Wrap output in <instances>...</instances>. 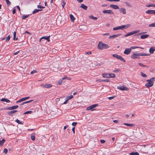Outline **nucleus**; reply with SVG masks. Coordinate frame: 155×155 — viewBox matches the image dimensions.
Returning a JSON list of instances; mask_svg holds the SVG:
<instances>
[{
    "label": "nucleus",
    "instance_id": "f257e3e1",
    "mask_svg": "<svg viewBox=\"0 0 155 155\" xmlns=\"http://www.w3.org/2000/svg\"><path fill=\"white\" fill-rule=\"evenodd\" d=\"M109 48V46L107 44L100 42L98 45L97 48L100 50H103L104 49L108 48Z\"/></svg>",
    "mask_w": 155,
    "mask_h": 155
},
{
    "label": "nucleus",
    "instance_id": "f03ea898",
    "mask_svg": "<svg viewBox=\"0 0 155 155\" xmlns=\"http://www.w3.org/2000/svg\"><path fill=\"white\" fill-rule=\"evenodd\" d=\"M155 78H150L149 80H147L146 81V87L149 88L152 86L153 84V81Z\"/></svg>",
    "mask_w": 155,
    "mask_h": 155
},
{
    "label": "nucleus",
    "instance_id": "7ed1b4c3",
    "mask_svg": "<svg viewBox=\"0 0 155 155\" xmlns=\"http://www.w3.org/2000/svg\"><path fill=\"white\" fill-rule=\"evenodd\" d=\"M130 25L127 24L126 25H122L117 27H114L113 28V30L114 31L119 30H122L123 29H126L128 28Z\"/></svg>",
    "mask_w": 155,
    "mask_h": 155
},
{
    "label": "nucleus",
    "instance_id": "20e7f679",
    "mask_svg": "<svg viewBox=\"0 0 155 155\" xmlns=\"http://www.w3.org/2000/svg\"><path fill=\"white\" fill-rule=\"evenodd\" d=\"M102 77L103 78H115V75L113 73L107 74L105 73L103 74Z\"/></svg>",
    "mask_w": 155,
    "mask_h": 155
},
{
    "label": "nucleus",
    "instance_id": "39448f33",
    "mask_svg": "<svg viewBox=\"0 0 155 155\" xmlns=\"http://www.w3.org/2000/svg\"><path fill=\"white\" fill-rule=\"evenodd\" d=\"M113 57L116 58L119 60H120V61H123L124 62H125V59L122 58L121 56L117 55V54H114L112 55Z\"/></svg>",
    "mask_w": 155,
    "mask_h": 155
},
{
    "label": "nucleus",
    "instance_id": "423d86ee",
    "mask_svg": "<svg viewBox=\"0 0 155 155\" xmlns=\"http://www.w3.org/2000/svg\"><path fill=\"white\" fill-rule=\"evenodd\" d=\"M40 86L43 88H49L52 87V85L50 84H41Z\"/></svg>",
    "mask_w": 155,
    "mask_h": 155
},
{
    "label": "nucleus",
    "instance_id": "0eeeda50",
    "mask_svg": "<svg viewBox=\"0 0 155 155\" xmlns=\"http://www.w3.org/2000/svg\"><path fill=\"white\" fill-rule=\"evenodd\" d=\"M98 104H95L91 106L87 107L86 108L87 110H94L95 109H92L93 108L96 107L98 106Z\"/></svg>",
    "mask_w": 155,
    "mask_h": 155
},
{
    "label": "nucleus",
    "instance_id": "6e6552de",
    "mask_svg": "<svg viewBox=\"0 0 155 155\" xmlns=\"http://www.w3.org/2000/svg\"><path fill=\"white\" fill-rule=\"evenodd\" d=\"M140 54H139V53H134L132 54L131 56V58L132 59H135V58H139V55Z\"/></svg>",
    "mask_w": 155,
    "mask_h": 155
},
{
    "label": "nucleus",
    "instance_id": "1a4fd4ad",
    "mask_svg": "<svg viewBox=\"0 0 155 155\" xmlns=\"http://www.w3.org/2000/svg\"><path fill=\"white\" fill-rule=\"evenodd\" d=\"M131 48H126L125 50L124 53V54L128 55L131 52Z\"/></svg>",
    "mask_w": 155,
    "mask_h": 155
},
{
    "label": "nucleus",
    "instance_id": "9d476101",
    "mask_svg": "<svg viewBox=\"0 0 155 155\" xmlns=\"http://www.w3.org/2000/svg\"><path fill=\"white\" fill-rule=\"evenodd\" d=\"M103 12L104 14L108 13L110 14H113L114 12L111 10H104L103 11Z\"/></svg>",
    "mask_w": 155,
    "mask_h": 155
},
{
    "label": "nucleus",
    "instance_id": "9b49d317",
    "mask_svg": "<svg viewBox=\"0 0 155 155\" xmlns=\"http://www.w3.org/2000/svg\"><path fill=\"white\" fill-rule=\"evenodd\" d=\"M118 88L122 91H127L128 90V88L127 87L124 86H120L118 87Z\"/></svg>",
    "mask_w": 155,
    "mask_h": 155
},
{
    "label": "nucleus",
    "instance_id": "f8f14e48",
    "mask_svg": "<svg viewBox=\"0 0 155 155\" xmlns=\"http://www.w3.org/2000/svg\"><path fill=\"white\" fill-rule=\"evenodd\" d=\"M146 13L149 14H153L155 15V10H148L146 11Z\"/></svg>",
    "mask_w": 155,
    "mask_h": 155
},
{
    "label": "nucleus",
    "instance_id": "ddd939ff",
    "mask_svg": "<svg viewBox=\"0 0 155 155\" xmlns=\"http://www.w3.org/2000/svg\"><path fill=\"white\" fill-rule=\"evenodd\" d=\"M18 107V105H15L12 107H7L6 109L8 110H12L16 109Z\"/></svg>",
    "mask_w": 155,
    "mask_h": 155
},
{
    "label": "nucleus",
    "instance_id": "4468645a",
    "mask_svg": "<svg viewBox=\"0 0 155 155\" xmlns=\"http://www.w3.org/2000/svg\"><path fill=\"white\" fill-rule=\"evenodd\" d=\"M49 37H50V36H48L42 37L40 39L39 41L40 42H41V41L42 39H45V40H47L48 41H50V40Z\"/></svg>",
    "mask_w": 155,
    "mask_h": 155
},
{
    "label": "nucleus",
    "instance_id": "2eb2a0df",
    "mask_svg": "<svg viewBox=\"0 0 155 155\" xmlns=\"http://www.w3.org/2000/svg\"><path fill=\"white\" fill-rule=\"evenodd\" d=\"M29 98L30 97H25L22 98L20 100H19V101H17L16 102L17 103H18L22 101H25L26 100H27V99H29Z\"/></svg>",
    "mask_w": 155,
    "mask_h": 155
},
{
    "label": "nucleus",
    "instance_id": "dca6fc26",
    "mask_svg": "<svg viewBox=\"0 0 155 155\" xmlns=\"http://www.w3.org/2000/svg\"><path fill=\"white\" fill-rule=\"evenodd\" d=\"M121 35V34H118L110 36L109 37V39L111 38H114L116 37H117L120 36V35Z\"/></svg>",
    "mask_w": 155,
    "mask_h": 155
},
{
    "label": "nucleus",
    "instance_id": "f3484780",
    "mask_svg": "<svg viewBox=\"0 0 155 155\" xmlns=\"http://www.w3.org/2000/svg\"><path fill=\"white\" fill-rule=\"evenodd\" d=\"M17 111V110H14L12 111H8L7 113L9 115L12 116L13 115V114L16 113Z\"/></svg>",
    "mask_w": 155,
    "mask_h": 155
},
{
    "label": "nucleus",
    "instance_id": "a211bd4d",
    "mask_svg": "<svg viewBox=\"0 0 155 155\" xmlns=\"http://www.w3.org/2000/svg\"><path fill=\"white\" fill-rule=\"evenodd\" d=\"M110 7L114 9H117L119 8V7L117 5L111 4Z\"/></svg>",
    "mask_w": 155,
    "mask_h": 155
},
{
    "label": "nucleus",
    "instance_id": "6ab92c4d",
    "mask_svg": "<svg viewBox=\"0 0 155 155\" xmlns=\"http://www.w3.org/2000/svg\"><path fill=\"white\" fill-rule=\"evenodd\" d=\"M155 51V47H151L149 49V52L150 54H153Z\"/></svg>",
    "mask_w": 155,
    "mask_h": 155
},
{
    "label": "nucleus",
    "instance_id": "aec40b11",
    "mask_svg": "<svg viewBox=\"0 0 155 155\" xmlns=\"http://www.w3.org/2000/svg\"><path fill=\"white\" fill-rule=\"evenodd\" d=\"M80 8H82L83 9L85 10H87V8H88L87 6L83 4H82L80 6Z\"/></svg>",
    "mask_w": 155,
    "mask_h": 155
},
{
    "label": "nucleus",
    "instance_id": "412c9836",
    "mask_svg": "<svg viewBox=\"0 0 155 155\" xmlns=\"http://www.w3.org/2000/svg\"><path fill=\"white\" fill-rule=\"evenodd\" d=\"M1 101H2L5 102L7 103H9L10 102V101L9 100L7 99V98H2L1 100Z\"/></svg>",
    "mask_w": 155,
    "mask_h": 155
},
{
    "label": "nucleus",
    "instance_id": "4be33fe9",
    "mask_svg": "<svg viewBox=\"0 0 155 155\" xmlns=\"http://www.w3.org/2000/svg\"><path fill=\"white\" fill-rule=\"evenodd\" d=\"M120 11L121 13H122L123 14H125L126 13V10L124 8H122L120 10Z\"/></svg>",
    "mask_w": 155,
    "mask_h": 155
},
{
    "label": "nucleus",
    "instance_id": "5701e85b",
    "mask_svg": "<svg viewBox=\"0 0 155 155\" xmlns=\"http://www.w3.org/2000/svg\"><path fill=\"white\" fill-rule=\"evenodd\" d=\"M65 78H62V79L60 80L58 82L57 84L59 85H61L62 84L63 82H64V80Z\"/></svg>",
    "mask_w": 155,
    "mask_h": 155
},
{
    "label": "nucleus",
    "instance_id": "b1692460",
    "mask_svg": "<svg viewBox=\"0 0 155 155\" xmlns=\"http://www.w3.org/2000/svg\"><path fill=\"white\" fill-rule=\"evenodd\" d=\"M69 16L71 21L73 22L75 19V18L74 17L73 15L71 14L69 15Z\"/></svg>",
    "mask_w": 155,
    "mask_h": 155
},
{
    "label": "nucleus",
    "instance_id": "393cba45",
    "mask_svg": "<svg viewBox=\"0 0 155 155\" xmlns=\"http://www.w3.org/2000/svg\"><path fill=\"white\" fill-rule=\"evenodd\" d=\"M133 35V32L132 31V32H129L127 34L125 35H124V36L125 37H128V36H130L131 35Z\"/></svg>",
    "mask_w": 155,
    "mask_h": 155
},
{
    "label": "nucleus",
    "instance_id": "a878e982",
    "mask_svg": "<svg viewBox=\"0 0 155 155\" xmlns=\"http://www.w3.org/2000/svg\"><path fill=\"white\" fill-rule=\"evenodd\" d=\"M97 81H99V82H101V81H105L106 82H108L109 81L108 79H105V80H96Z\"/></svg>",
    "mask_w": 155,
    "mask_h": 155
},
{
    "label": "nucleus",
    "instance_id": "bb28decb",
    "mask_svg": "<svg viewBox=\"0 0 155 155\" xmlns=\"http://www.w3.org/2000/svg\"><path fill=\"white\" fill-rule=\"evenodd\" d=\"M15 121L19 124H23L24 122L23 121H21L17 119L15 120Z\"/></svg>",
    "mask_w": 155,
    "mask_h": 155
},
{
    "label": "nucleus",
    "instance_id": "cd10ccee",
    "mask_svg": "<svg viewBox=\"0 0 155 155\" xmlns=\"http://www.w3.org/2000/svg\"><path fill=\"white\" fill-rule=\"evenodd\" d=\"M124 125L127 126L132 127L134 125V124H129L128 123H124L123 124Z\"/></svg>",
    "mask_w": 155,
    "mask_h": 155
},
{
    "label": "nucleus",
    "instance_id": "c85d7f7f",
    "mask_svg": "<svg viewBox=\"0 0 155 155\" xmlns=\"http://www.w3.org/2000/svg\"><path fill=\"white\" fill-rule=\"evenodd\" d=\"M31 139L32 140H34L35 139V134H31Z\"/></svg>",
    "mask_w": 155,
    "mask_h": 155
},
{
    "label": "nucleus",
    "instance_id": "c756f323",
    "mask_svg": "<svg viewBox=\"0 0 155 155\" xmlns=\"http://www.w3.org/2000/svg\"><path fill=\"white\" fill-rule=\"evenodd\" d=\"M5 139H3L2 140H1L0 141V146H2L4 143L5 142Z\"/></svg>",
    "mask_w": 155,
    "mask_h": 155
},
{
    "label": "nucleus",
    "instance_id": "7c9ffc66",
    "mask_svg": "<svg viewBox=\"0 0 155 155\" xmlns=\"http://www.w3.org/2000/svg\"><path fill=\"white\" fill-rule=\"evenodd\" d=\"M41 9H35L32 12V13L33 14H34L36 12H38L39 11H41Z\"/></svg>",
    "mask_w": 155,
    "mask_h": 155
},
{
    "label": "nucleus",
    "instance_id": "2f4dec72",
    "mask_svg": "<svg viewBox=\"0 0 155 155\" xmlns=\"http://www.w3.org/2000/svg\"><path fill=\"white\" fill-rule=\"evenodd\" d=\"M130 48L131 50L132 49H135L137 48H140L141 49H144V48H142L140 47H137V46H132L130 47Z\"/></svg>",
    "mask_w": 155,
    "mask_h": 155
},
{
    "label": "nucleus",
    "instance_id": "473e14b6",
    "mask_svg": "<svg viewBox=\"0 0 155 155\" xmlns=\"http://www.w3.org/2000/svg\"><path fill=\"white\" fill-rule=\"evenodd\" d=\"M130 155H139V154L138 152H133L131 153L130 154Z\"/></svg>",
    "mask_w": 155,
    "mask_h": 155
},
{
    "label": "nucleus",
    "instance_id": "72a5a7b5",
    "mask_svg": "<svg viewBox=\"0 0 155 155\" xmlns=\"http://www.w3.org/2000/svg\"><path fill=\"white\" fill-rule=\"evenodd\" d=\"M73 97V96L72 95H71L70 96H68L65 98V99L68 100L69 99H72Z\"/></svg>",
    "mask_w": 155,
    "mask_h": 155
},
{
    "label": "nucleus",
    "instance_id": "f704fd0d",
    "mask_svg": "<svg viewBox=\"0 0 155 155\" xmlns=\"http://www.w3.org/2000/svg\"><path fill=\"white\" fill-rule=\"evenodd\" d=\"M29 16V15H23L21 16V18L22 19H24L27 18H28Z\"/></svg>",
    "mask_w": 155,
    "mask_h": 155
},
{
    "label": "nucleus",
    "instance_id": "c9c22d12",
    "mask_svg": "<svg viewBox=\"0 0 155 155\" xmlns=\"http://www.w3.org/2000/svg\"><path fill=\"white\" fill-rule=\"evenodd\" d=\"M89 17L92 19H93L94 20H97V18L96 17H94L92 15H91L89 16Z\"/></svg>",
    "mask_w": 155,
    "mask_h": 155
},
{
    "label": "nucleus",
    "instance_id": "e433bc0d",
    "mask_svg": "<svg viewBox=\"0 0 155 155\" xmlns=\"http://www.w3.org/2000/svg\"><path fill=\"white\" fill-rule=\"evenodd\" d=\"M37 71H36V70H33V71H31L30 74H35V73H36L37 72Z\"/></svg>",
    "mask_w": 155,
    "mask_h": 155
},
{
    "label": "nucleus",
    "instance_id": "4c0bfd02",
    "mask_svg": "<svg viewBox=\"0 0 155 155\" xmlns=\"http://www.w3.org/2000/svg\"><path fill=\"white\" fill-rule=\"evenodd\" d=\"M32 112V111H28L25 112L24 114H31Z\"/></svg>",
    "mask_w": 155,
    "mask_h": 155
},
{
    "label": "nucleus",
    "instance_id": "58836bf2",
    "mask_svg": "<svg viewBox=\"0 0 155 155\" xmlns=\"http://www.w3.org/2000/svg\"><path fill=\"white\" fill-rule=\"evenodd\" d=\"M66 4L65 2L64 1H63L61 3V5L62 6V7L63 8H64V6Z\"/></svg>",
    "mask_w": 155,
    "mask_h": 155
},
{
    "label": "nucleus",
    "instance_id": "ea45409f",
    "mask_svg": "<svg viewBox=\"0 0 155 155\" xmlns=\"http://www.w3.org/2000/svg\"><path fill=\"white\" fill-rule=\"evenodd\" d=\"M140 31L139 30H136L134 31H132L133 35L135 34L136 33H138Z\"/></svg>",
    "mask_w": 155,
    "mask_h": 155
},
{
    "label": "nucleus",
    "instance_id": "a19ab883",
    "mask_svg": "<svg viewBox=\"0 0 155 155\" xmlns=\"http://www.w3.org/2000/svg\"><path fill=\"white\" fill-rule=\"evenodd\" d=\"M149 27H155V23L151 24L149 25Z\"/></svg>",
    "mask_w": 155,
    "mask_h": 155
},
{
    "label": "nucleus",
    "instance_id": "79ce46f5",
    "mask_svg": "<svg viewBox=\"0 0 155 155\" xmlns=\"http://www.w3.org/2000/svg\"><path fill=\"white\" fill-rule=\"evenodd\" d=\"M10 39V37L9 35H8L7 37L6 38L5 41H8Z\"/></svg>",
    "mask_w": 155,
    "mask_h": 155
},
{
    "label": "nucleus",
    "instance_id": "37998d69",
    "mask_svg": "<svg viewBox=\"0 0 155 155\" xmlns=\"http://www.w3.org/2000/svg\"><path fill=\"white\" fill-rule=\"evenodd\" d=\"M37 7L38 8L42 9L45 8V7L42 6L41 5H39L37 6Z\"/></svg>",
    "mask_w": 155,
    "mask_h": 155
},
{
    "label": "nucleus",
    "instance_id": "c03bdc74",
    "mask_svg": "<svg viewBox=\"0 0 155 155\" xmlns=\"http://www.w3.org/2000/svg\"><path fill=\"white\" fill-rule=\"evenodd\" d=\"M3 152L5 153V154H7L8 152V150L6 148L4 149L3 150Z\"/></svg>",
    "mask_w": 155,
    "mask_h": 155
},
{
    "label": "nucleus",
    "instance_id": "a18cd8bd",
    "mask_svg": "<svg viewBox=\"0 0 155 155\" xmlns=\"http://www.w3.org/2000/svg\"><path fill=\"white\" fill-rule=\"evenodd\" d=\"M54 67H53V68H51V69L53 70L55 72H56L57 71V67H55L54 68Z\"/></svg>",
    "mask_w": 155,
    "mask_h": 155
},
{
    "label": "nucleus",
    "instance_id": "49530a36",
    "mask_svg": "<svg viewBox=\"0 0 155 155\" xmlns=\"http://www.w3.org/2000/svg\"><path fill=\"white\" fill-rule=\"evenodd\" d=\"M6 1V2L7 4L8 5H10L11 3L9 1V0H5Z\"/></svg>",
    "mask_w": 155,
    "mask_h": 155
},
{
    "label": "nucleus",
    "instance_id": "de8ad7c7",
    "mask_svg": "<svg viewBox=\"0 0 155 155\" xmlns=\"http://www.w3.org/2000/svg\"><path fill=\"white\" fill-rule=\"evenodd\" d=\"M77 124V122H73L72 124V126H75L76 124Z\"/></svg>",
    "mask_w": 155,
    "mask_h": 155
},
{
    "label": "nucleus",
    "instance_id": "09e8293b",
    "mask_svg": "<svg viewBox=\"0 0 155 155\" xmlns=\"http://www.w3.org/2000/svg\"><path fill=\"white\" fill-rule=\"evenodd\" d=\"M141 38L142 39L145 38V35H143L141 36Z\"/></svg>",
    "mask_w": 155,
    "mask_h": 155
},
{
    "label": "nucleus",
    "instance_id": "8fccbe9b",
    "mask_svg": "<svg viewBox=\"0 0 155 155\" xmlns=\"http://www.w3.org/2000/svg\"><path fill=\"white\" fill-rule=\"evenodd\" d=\"M33 101V100H31L30 101H25V104H27V103H29V102H30L32 101Z\"/></svg>",
    "mask_w": 155,
    "mask_h": 155
},
{
    "label": "nucleus",
    "instance_id": "3c124183",
    "mask_svg": "<svg viewBox=\"0 0 155 155\" xmlns=\"http://www.w3.org/2000/svg\"><path fill=\"white\" fill-rule=\"evenodd\" d=\"M141 74V76L143 77H145V74L143 73L142 72H140Z\"/></svg>",
    "mask_w": 155,
    "mask_h": 155
},
{
    "label": "nucleus",
    "instance_id": "603ef678",
    "mask_svg": "<svg viewBox=\"0 0 155 155\" xmlns=\"http://www.w3.org/2000/svg\"><path fill=\"white\" fill-rule=\"evenodd\" d=\"M101 142L102 143H104L105 142V141L104 140H100Z\"/></svg>",
    "mask_w": 155,
    "mask_h": 155
},
{
    "label": "nucleus",
    "instance_id": "864d4df0",
    "mask_svg": "<svg viewBox=\"0 0 155 155\" xmlns=\"http://www.w3.org/2000/svg\"><path fill=\"white\" fill-rule=\"evenodd\" d=\"M114 97V96L110 97H108V99L109 100H111L113 99Z\"/></svg>",
    "mask_w": 155,
    "mask_h": 155
},
{
    "label": "nucleus",
    "instance_id": "5fc2aeb1",
    "mask_svg": "<svg viewBox=\"0 0 155 155\" xmlns=\"http://www.w3.org/2000/svg\"><path fill=\"white\" fill-rule=\"evenodd\" d=\"M16 11H15V9H14L12 11V13L13 14H14L15 13Z\"/></svg>",
    "mask_w": 155,
    "mask_h": 155
},
{
    "label": "nucleus",
    "instance_id": "6e6d98bb",
    "mask_svg": "<svg viewBox=\"0 0 155 155\" xmlns=\"http://www.w3.org/2000/svg\"><path fill=\"white\" fill-rule=\"evenodd\" d=\"M72 130L73 132V133H75V127H73V128H72Z\"/></svg>",
    "mask_w": 155,
    "mask_h": 155
},
{
    "label": "nucleus",
    "instance_id": "4d7b16f0",
    "mask_svg": "<svg viewBox=\"0 0 155 155\" xmlns=\"http://www.w3.org/2000/svg\"><path fill=\"white\" fill-rule=\"evenodd\" d=\"M66 101H64L63 103V104H66L67 103L68 101V100H67V99H65Z\"/></svg>",
    "mask_w": 155,
    "mask_h": 155
},
{
    "label": "nucleus",
    "instance_id": "13d9d810",
    "mask_svg": "<svg viewBox=\"0 0 155 155\" xmlns=\"http://www.w3.org/2000/svg\"><path fill=\"white\" fill-rule=\"evenodd\" d=\"M19 52V51H18L14 53V54L15 55H16L17 54H18Z\"/></svg>",
    "mask_w": 155,
    "mask_h": 155
},
{
    "label": "nucleus",
    "instance_id": "bf43d9fd",
    "mask_svg": "<svg viewBox=\"0 0 155 155\" xmlns=\"http://www.w3.org/2000/svg\"><path fill=\"white\" fill-rule=\"evenodd\" d=\"M77 1L79 3H81L83 2V0H77Z\"/></svg>",
    "mask_w": 155,
    "mask_h": 155
},
{
    "label": "nucleus",
    "instance_id": "052dcab7",
    "mask_svg": "<svg viewBox=\"0 0 155 155\" xmlns=\"http://www.w3.org/2000/svg\"><path fill=\"white\" fill-rule=\"evenodd\" d=\"M139 54H140L139 55V56H140L145 55V54H143L142 53H139Z\"/></svg>",
    "mask_w": 155,
    "mask_h": 155
},
{
    "label": "nucleus",
    "instance_id": "680f3d73",
    "mask_svg": "<svg viewBox=\"0 0 155 155\" xmlns=\"http://www.w3.org/2000/svg\"><path fill=\"white\" fill-rule=\"evenodd\" d=\"M86 54H91V51H88L86 53Z\"/></svg>",
    "mask_w": 155,
    "mask_h": 155
},
{
    "label": "nucleus",
    "instance_id": "e2e57ef3",
    "mask_svg": "<svg viewBox=\"0 0 155 155\" xmlns=\"http://www.w3.org/2000/svg\"><path fill=\"white\" fill-rule=\"evenodd\" d=\"M113 121L115 123H117L118 122V121L117 120H114Z\"/></svg>",
    "mask_w": 155,
    "mask_h": 155
},
{
    "label": "nucleus",
    "instance_id": "0e129e2a",
    "mask_svg": "<svg viewBox=\"0 0 155 155\" xmlns=\"http://www.w3.org/2000/svg\"><path fill=\"white\" fill-rule=\"evenodd\" d=\"M16 37V36H13V39L14 40H15V39H16V40H17L18 39V38H15Z\"/></svg>",
    "mask_w": 155,
    "mask_h": 155
},
{
    "label": "nucleus",
    "instance_id": "69168bd1",
    "mask_svg": "<svg viewBox=\"0 0 155 155\" xmlns=\"http://www.w3.org/2000/svg\"><path fill=\"white\" fill-rule=\"evenodd\" d=\"M25 33H27L28 34H29V35H31V33L28 31H26L25 32Z\"/></svg>",
    "mask_w": 155,
    "mask_h": 155
},
{
    "label": "nucleus",
    "instance_id": "338daca9",
    "mask_svg": "<svg viewBox=\"0 0 155 155\" xmlns=\"http://www.w3.org/2000/svg\"><path fill=\"white\" fill-rule=\"evenodd\" d=\"M68 125H67L65 126L64 127V130H65L68 127Z\"/></svg>",
    "mask_w": 155,
    "mask_h": 155
},
{
    "label": "nucleus",
    "instance_id": "774afa93",
    "mask_svg": "<svg viewBox=\"0 0 155 155\" xmlns=\"http://www.w3.org/2000/svg\"><path fill=\"white\" fill-rule=\"evenodd\" d=\"M16 7H17V8L18 9L19 11H20V7L18 6H17Z\"/></svg>",
    "mask_w": 155,
    "mask_h": 155
}]
</instances>
